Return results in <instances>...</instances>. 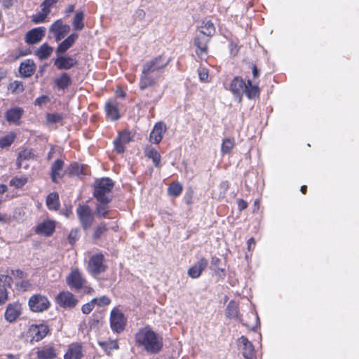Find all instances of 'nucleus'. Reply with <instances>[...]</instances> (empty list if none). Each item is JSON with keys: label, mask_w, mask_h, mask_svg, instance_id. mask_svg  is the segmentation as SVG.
Here are the masks:
<instances>
[{"label": "nucleus", "mask_w": 359, "mask_h": 359, "mask_svg": "<svg viewBox=\"0 0 359 359\" xmlns=\"http://www.w3.org/2000/svg\"><path fill=\"white\" fill-rule=\"evenodd\" d=\"M240 343L243 346V355L245 359H256L254 346L247 337L242 336L239 339Z\"/></svg>", "instance_id": "28"}, {"label": "nucleus", "mask_w": 359, "mask_h": 359, "mask_svg": "<svg viewBox=\"0 0 359 359\" xmlns=\"http://www.w3.org/2000/svg\"><path fill=\"white\" fill-rule=\"evenodd\" d=\"M108 268L104 255L97 252L92 255L87 264L86 270L93 277L104 273Z\"/></svg>", "instance_id": "4"}, {"label": "nucleus", "mask_w": 359, "mask_h": 359, "mask_svg": "<svg viewBox=\"0 0 359 359\" xmlns=\"http://www.w3.org/2000/svg\"><path fill=\"white\" fill-rule=\"evenodd\" d=\"M83 13L82 11L77 12L72 21V25L75 30H81L84 27Z\"/></svg>", "instance_id": "40"}, {"label": "nucleus", "mask_w": 359, "mask_h": 359, "mask_svg": "<svg viewBox=\"0 0 359 359\" xmlns=\"http://www.w3.org/2000/svg\"><path fill=\"white\" fill-rule=\"evenodd\" d=\"M50 333V328L48 325L41 323L39 325L32 324L29 326L27 330L23 334L30 342H38L44 339Z\"/></svg>", "instance_id": "6"}, {"label": "nucleus", "mask_w": 359, "mask_h": 359, "mask_svg": "<svg viewBox=\"0 0 359 359\" xmlns=\"http://www.w3.org/2000/svg\"><path fill=\"white\" fill-rule=\"evenodd\" d=\"M208 266V260L202 257L194 265L191 266L187 271L188 275L192 278L200 277L203 271Z\"/></svg>", "instance_id": "25"}, {"label": "nucleus", "mask_w": 359, "mask_h": 359, "mask_svg": "<svg viewBox=\"0 0 359 359\" xmlns=\"http://www.w3.org/2000/svg\"><path fill=\"white\" fill-rule=\"evenodd\" d=\"M196 53L201 60L205 59L208 55V46H197Z\"/></svg>", "instance_id": "51"}, {"label": "nucleus", "mask_w": 359, "mask_h": 359, "mask_svg": "<svg viewBox=\"0 0 359 359\" xmlns=\"http://www.w3.org/2000/svg\"><path fill=\"white\" fill-rule=\"evenodd\" d=\"M199 79L202 82H209V72L208 69L205 67H200L198 69Z\"/></svg>", "instance_id": "49"}, {"label": "nucleus", "mask_w": 359, "mask_h": 359, "mask_svg": "<svg viewBox=\"0 0 359 359\" xmlns=\"http://www.w3.org/2000/svg\"><path fill=\"white\" fill-rule=\"evenodd\" d=\"M151 70L142 67L141 74L140 76L139 88L141 90H146L151 88V95H153L156 93V87L158 85V80L159 76H154L152 74Z\"/></svg>", "instance_id": "7"}, {"label": "nucleus", "mask_w": 359, "mask_h": 359, "mask_svg": "<svg viewBox=\"0 0 359 359\" xmlns=\"http://www.w3.org/2000/svg\"><path fill=\"white\" fill-rule=\"evenodd\" d=\"M16 139V134L14 132H10L0 138V148L6 149L11 146Z\"/></svg>", "instance_id": "34"}, {"label": "nucleus", "mask_w": 359, "mask_h": 359, "mask_svg": "<svg viewBox=\"0 0 359 359\" xmlns=\"http://www.w3.org/2000/svg\"><path fill=\"white\" fill-rule=\"evenodd\" d=\"M237 204L239 211H243L245 210L248 206V202L242 198L237 200Z\"/></svg>", "instance_id": "56"}, {"label": "nucleus", "mask_w": 359, "mask_h": 359, "mask_svg": "<svg viewBox=\"0 0 359 359\" xmlns=\"http://www.w3.org/2000/svg\"><path fill=\"white\" fill-rule=\"evenodd\" d=\"M24 109L20 107H15L8 109L5 114L6 120L9 123H13L16 126H20L21 123L20 119L24 114Z\"/></svg>", "instance_id": "20"}, {"label": "nucleus", "mask_w": 359, "mask_h": 359, "mask_svg": "<svg viewBox=\"0 0 359 359\" xmlns=\"http://www.w3.org/2000/svg\"><path fill=\"white\" fill-rule=\"evenodd\" d=\"M239 314L238 304L234 301H230L226 309V316L230 318H237Z\"/></svg>", "instance_id": "36"}, {"label": "nucleus", "mask_w": 359, "mask_h": 359, "mask_svg": "<svg viewBox=\"0 0 359 359\" xmlns=\"http://www.w3.org/2000/svg\"><path fill=\"white\" fill-rule=\"evenodd\" d=\"M48 100V97L46 95H41L37 97L34 101V104L41 106L43 103Z\"/></svg>", "instance_id": "57"}, {"label": "nucleus", "mask_w": 359, "mask_h": 359, "mask_svg": "<svg viewBox=\"0 0 359 359\" xmlns=\"http://www.w3.org/2000/svg\"><path fill=\"white\" fill-rule=\"evenodd\" d=\"M58 0H45L43 3L41 5V7L44 8L50 9V8L56 2H57Z\"/></svg>", "instance_id": "58"}, {"label": "nucleus", "mask_w": 359, "mask_h": 359, "mask_svg": "<svg viewBox=\"0 0 359 359\" xmlns=\"http://www.w3.org/2000/svg\"><path fill=\"white\" fill-rule=\"evenodd\" d=\"M70 46H57V53H65Z\"/></svg>", "instance_id": "63"}, {"label": "nucleus", "mask_w": 359, "mask_h": 359, "mask_svg": "<svg viewBox=\"0 0 359 359\" xmlns=\"http://www.w3.org/2000/svg\"><path fill=\"white\" fill-rule=\"evenodd\" d=\"M247 244H248V248L249 250H251V247L252 245H255V240L254 238H250L247 241Z\"/></svg>", "instance_id": "62"}, {"label": "nucleus", "mask_w": 359, "mask_h": 359, "mask_svg": "<svg viewBox=\"0 0 359 359\" xmlns=\"http://www.w3.org/2000/svg\"><path fill=\"white\" fill-rule=\"evenodd\" d=\"M220 263H221V259L219 257H215V256L212 257V258H211V265L213 267L214 270H215V271L216 270L217 271L220 270V269L219 268V265ZM221 271H223L224 269H221Z\"/></svg>", "instance_id": "55"}, {"label": "nucleus", "mask_w": 359, "mask_h": 359, "mask_svg": "<svg viewBox=\"0 0 359 359\" xmlns=\"http://www.w3.org/2000/svg\"><path fill=\"white\" fill-rule=\"evenodd\" d=\"M260 91L258 85L252 84V81L250 79L247 81L243 93H245L248 99L258 98L260 95Z\"/></svg>", "instance_id": "31"}, {"label": "nucleus", "mask_w": 359, "mask_h": 359, "mask_svg": "<svg viewBox=\"0 0 359 359\" xmlns=\"http://www.w3.org/2000/svg\"><path fill=\"white\" fill-rule=\"evenodd\" d=\"M56 222L51 219H46L38 224L34 228V233L45 237H50L55 233Z\"/></svg>", "instance_id": "15"}, {"label": "nucleus", "mask_w": 359, "mask_h": 359, "mask_svg": "<svg viewBox=\"0 0 359 359\" xmlns=\"http://www.w3.org/2000/svg\"><path fill=\"white\" fill-rule=\"evenodd\" d=\"M183 191V187L179 182H172L168 188V194L172 197L179 196Z\"/></svg>", "instance_id": "38"}, {"label": "nucleus", "mask_w": 359, "mask_h": 359, "mask_svg": "<svg viewBox=\"0 0 359 359\" xmlns=\"http://www.w3.org/2000/svg\"><path fill=\"white\" fill-rule=\"evenodd\" d=\"M78 38V34L73 33L70 34L65 40L59 45H72Z\"/></svg>", "instance_id": "54"}, {"label": "nucleus", "mask_w": 359, "mask_h": 359, "mask_svg": "<svg viewBox=\"0 0 359 359\" xmlns=\"http://www.w3.org/2000/svg\"><path fill=\"white\" fill-rule=\"evenodd\" d=\"M46 29L43 27L32 29L25 36V41L28 44H34L41 41L45 36Z\"/></svg>", "instance_id": "24"}, {"label": "nucleus", "mask_w": 359, "mask_h": 359, "mask_svg": "<svg viewBox=\"0 0 359 359\" xmlns=\"http://www.w3.org/2000/svg\"><path fill=\"white\" fill-rule=\"evenodd\" d=\"M170 61L171 57L163 53L146 62L142 67L151 70L152 72H160L165 69Z\"/></svg>", "instance_id": "11"}, {"label": "nucleus", "mask_w": 359, "mask_h": 359, "mask_svg": "<svg viewBox=\"0 0 359 359\" xmlns=\"http://www.w3.org/2000/svg\"><path fill=\"white\" fill-rule=\"evenodd\" d=\"M104 111L107 119L114 121L121 117L119 103L116 100H109L104 104Z\"/></svg>", "instance_id": "17"}, {"label": "nucleus", "mask_w": 359, "mask_h": 359, "mask_svg": "<svg viewBox=\"0 0 359 359\" xmlns=\"http://www.w3.org/2000/svg\"><path fill=\"white\" fill-rule=\"evenodd\" d=\"M7 288L4 286H0V305L4 304L8 300Z\"/></svg>", "instance_id": "53"}, {"label": "nucleus", "mask_w": 359, "mask_h": 359, "mask_svg": "<svg viewBox=\"0 0 359 359\" xmlns=\"http://www.w3.org/2000/svg\"><path fill=\"white\" fill-rule=\"evenodd\" d=\"M66 283L68 286L76 291L83 290L86 294L94 293V289L88 285V280L79 268L71 270L66 277Z\"/></svg>", "instance_id": "2"}, {"label": "nucleus", "mask_w": 359, "mask_h": 359, "mask_svg": "<svg viewBox=\"0 0 359 359\" xmlns=\"http://www.w3.org/2000/svg\"><path fill=\"white\" fill-rule=\"evenodd\" d=\"M70 27L63 23L62 20H56L50 27L48 36L54 39L56 42L63 39L69 32Z\"/></svg>", "instance_id": "12"}, {"label": "nucleus", "mask_w": 359, "mask_h": 359, "mask_svg": "<svg viewBox=\"0 0 359 359\" xmlns=\"http://www.w3.org/2000/svg\"><path fill=\"white\" fill-rule=\"evenodd\" d=\"M36 70V65L31 60H27L20 65L19 71L22 77L27 78L32 76Z\"/></svg>", "instance_id": "30"}, {"label": "nucleus", "mask_w": 359, "mask_h": 359, "mask_svg": "<svg viewBox=\"0 0 359 359\" xmlns=\"http://www.w3.org/2000/svg\"><path fill=\"white\" fill-rule=\"evenodd\" d=\"M53 53V48L51 46H40L36 51V55L40 60L48 58Z\"/></svg>", "instance_id": "41"}, {"label": "nucleus", "mask_w": 359, "mask_h": 359, "mask_svg": "<svg viewBox=\"0 0 359 359\" xmlns=\"http://www.w3.org/2000/svg\"><path fill=\"white\" fill-rule=\"evenodd\" d=\"M109 203L104 202H98V204L95 208V213L98 217L100 218H109L108 216L109 209Z\"/></svg>", "instance_id": "35"}, {"label": "nucleus", "mask_w": 359, "mask_h": 359, "mask_svg": "<svg viewBox=\"0 0 359 359\" xmlns=\"http://www.w3.org/2000/svg\"><path fill=\"white\" fill-rule=\"evenodd\" d=\"M8 89L13 93H22L24 91L23 83L20 81H15L9 83Z\"/></svg>", "instance_id": "47"}, {"label": "nucleus", "mask_w": 359, "mask_h": 359, "mask_svg": "<svg viewBox=\"0 0 359 359\" xmlns=\"http://www.w3.org/2000/svg\"><path fill=\"white\" fill-rule=\"evenodd\" d=\"M64 166L65 162L62 159L55 160L51 165L50 175L53 182L57 183V179L64 177V174L62 173Z\"/></svg>", "instance_id": "26"}, {"label": "nucleus", "mask_w": 359, "mask_h": 359, "mask_svg": "<svg viewBox=\"0 0 359 359\" xmlns=\"http://www.w3.org/2000/svg\"><path fill=\"white\" fill-rule=\"evenodd\" d=\"M46 118L48 123L53 124L62 122L64 116L62 114L60 113H48Z\"/></svg>", "instance_id": "45"}, {"label": "nucleus", "mask_w": 359, "mask_h": 359, "mask_svg": "<svg viewBox=\"0 0 359 359\" xmlns=\"http://www.w3.org/2000/svg\"><path fill=\"white\" fill-rule=\"evenodd\" d=\"M34 158V154L33 153V150L29 149H23L22 150H21L19 154H18V161L20 162L22 160H25V161H27V160H30V159H32ZM18 167L20 168V163H19V165Z\"/></svg>", "instance_id": "43"}, {"label": "nucleus", "mask_w": 359, "mask_h": 359, "mask_svg": "<svg viewBox=\"0 0 359 359\" xmlns=\"http://www.w3.org/2000/svg\"><path fill=\"white\" fill-rule=\"evenodd\" d=\"M236 145L235 140L233 137L224 138L221 145L222 154H230Z\"/></svg>", "instance_id": "37"}, {"label": "nucleus", "mask_w": 359, "mask_h": 359, "mask_svg": "<svg viewBox=\"0 0 359 359\" xmlns=\"http://www.w3.org/2000/svg\"><path fill=\"white\" fill-rule=\"evenodd\" d=\"M54 83L59 90H65L72 85V81L67 72H63L55 79Z\"/></svg>", "instance_id": "33"}, {"label": "nucleus", "mask_w": 359, "mask_h": 359, "mask_svg": "<svg viewBox=\"0 0 359 359\" xmlns=\"http://www.w3.org/2000/svg\"><path fill=\"white\" fill-rule=\"evenodd\" d=\"M13 274L20 278H22L24 277L25 273L22 271L18 269L15 271H13Z\"/></svg>", "instance_id": "64"}, {"label": "nucleus", "mask_w": 359, "mask_h": 359, "mask_svg": "<svg viewBox=\"0 0 359 359\" xmlns=\"http://www.w3.org/2000/svg\"><path fill=\"white\" fill-rule=\"evenodd\" d=\"M116 95L119 97L124 98L126 96V93L122 89L118 88L116 90Z\"/></svg>", "instance_id": "61"}, {"label": "nucleus", "mask_w": 359, "mask_h": 359, "mask_svg": "<svg viewBox=\"0 0 359 359\" xmlns=\"http://www.w3.org/2000/svg\"><path fill=\"white\" fill-rule=\"evenodd\" d=\"M27 182L28 178L27 177H14L11 180L9 184L16 189H21L27 183Z\"/></svg>", "instance_id": "42"}, {"label": "nucleus", "mask_w": 359, "mask_h": 359, "mask_svg": "<svg viewBox=\"0 0 359 359\" xmlns=\"http://www.w3.org/2000/svg\"><path fill=\"white\" fill-rule=\"evenodd\" d=\"M90 168L85 164H81L78 162H72L67 168V174L69 177L76 176L82 177L86 175H90Z\"/></svg>", "instance_id": "18"}, {"label": "nucleus", "mask_w": 359, "mask_h": 359, "mask_svg": "<svg viewBox=\"0 0 359 359\" xmlns=\"http://www.w3.org/2000/svg\"><path fill=\"white\" fill-rule=\"evenodd\" d=\"M56 302L62 308L72 309L76 306L78 299L71 292L62 291L57 294Z\"/></svg>", "instance_id": "14"}, {"label": "nucleus", "mask_w": 359, "mask_h": 359, "mask_svg": "<svg viewBox=\"0 0 359 359\" xmlns=\"http://www.w3.org/2000/svg\"><path fill=\"white\" fill-rule=\"evenodd\" d=\"M167 127L163 122L156 123L149 135V141L153 144H159L163 137V134L166 132Z\"/></svg>", "instance_id": "19"}, {"label": "nucleus", "mask_w": 359, "mask_h": 359, "mask_svg": "<svg viewBox=\"0 0 359 359\" xmlns=\"http://www.w3.org/2000/svg\"><path fill=\"white\" fill-rule=\"evenodd\" d=\"M8 191L6 185L0 184V205L3 202V195Z\"/></svg>", "instance_id": "59"}, {"label": "nucleus", "mask_w": 359, "mask_h": 359, "mask_svg": "<svg viewBox=\"0 0 359 359\" xmlns=\"http://www.w3.org/2000/svg\"><path fill=\"white\" fill-rule=\"evenodd\" d=\"M36 354L37 359H55L57 357V351L53 345L46 344L38 348Z\"/></svg>", "instance_id": "23"}, {"label": "nucleus", "mask_w": 359, "mask_h": 359, "mask_svg": "<svg viewBox=\"0 0 359 359\" xmlns=\"http://www.w3.org/2000/svg\"><path fill=\"white\" fill-rule=\"evenodd\" d=\"M76 215L83 230L89 229L94 222V215L88 205H79L76 208Z\"/></svg>", "instance_id": "9"}, {"label": "nucleus", "mask_w": 359, "mask_h": 359, "mask_svg": "<svg viewBox=\"0 0 359 359\" xmlns=\"http://www.w3.org/2000/svg\"><path fill=\"white\" fill-rule=\"evenodd\" d=\"M77 64L78 61L75 57L67 55L57 57L54 62V65L60 70L69 69Z\"/></svg>", "instance_id": "22"}, {"label": "nucleus", "mask_w": 359, "mask_h": 359, "mask_svg": "<svg viewBox=\"0 0 359 359\" xmlns=\"http://www.w3.org/2000/svg\"><path fill=\"white\" fill-rule=\"evenodd\" d=\"M0 283H3L1 286L5 287H11L13 283V278L8 275L1 274L0 275Z\"/></svg>", "instance_id": "50"}, {"label": "nucleus", "mask_w": 359, "mask_h": 359, "mask_svg": "<svg viewBox=\"0 0 359 359\" xmlns=\"http://www.w3.org/2000/svg\"><path fill=\"white\" fill-rule=\"evenodd\" d=\"M198 30V33L195 38L194 45H206L209 42L210 37L215 33L214 24L206 19L200 22Z\"/></svg>", "instance_id": "5"}, {"label": "nucleus", "mask_w": 359, "mask_h": 359, "mask_svg": "<svg viewBox=\"0 0 359 359\" xmlns=\"http://www.w3.org/2000/svg\"><path fill=\"white\" fill-rule=\"evenodd\" d=\"M108 228L106 223L101 222L93 230L92 238L95 241L100 240L102 236L107 231Z\"/></svg>", "instance_id": "39"}, {"label": "nucleus", "mask_w": 359, "mask_h": 359, "mask_svg": "<svg viewBox=\"0 0 359 359\" xmlns=\"http://www.w3.org/2000/svg\"><path fill=\"white\" fill-rule=\"evenodd\" d=\"M46 204L49 210L57 211L60 207V197L57 192L50 193L46 200Z\"/></svg>", "instance_id": "32"}, {"label": "nucleus", "mask_w": 359, "mask_h": 359, "mask_svg": "<svg viewBox=\"0 0 359 359\" xmlns=\"http://www.w3.org/2000/svg\"><path fill=\"white\" fill-rule=\"evenodd\" d=\"M83 346L80 342L70 344L64 355V359H81L83 357Z\"/></svg>", "instance_id": "21"}, {"label": "nucleus", "mask_w": 359, "mask_h": 359, "mask_svg": "<svg viewBox=\"0 0 359 359\" xmlns=\"http://www.w3.org/2000/svg\"><path fill=\"white\" fill-rule=\"evenodd\" d=\"M114 184L109 177L97 180L94 184L93 195L97 202L110 203L112 201L111 194Z\"/></svg>", "instance_id": "3"}, {"label": "nucleus", "mask_w": 359, "mask_h": 359, "mask_svg": "<svg viewBox=\"0 0 359 359\" xmlns=\"http://www.w3.org/2000/svg\"><path fill=\"white\" fill-rule=\"evenodd\" d=\"M28 305L32 311L41 313L50 307V302L47 297L41 294H35L29 299Z\"/></svg>", "instance_id": "10"}, {"label": "nucleus", "mask_w": 359, "mask_h": 359, "mask_svg": "<svg viewBox=\"0 0 359 359\" xmlns=\"http://www.w3.org/2000/svg\"><path fill=\"white\" fill-rule=\"evenodd\" d=\"M133 140V137L129 130H125L118 133L114 140V149L118 154H123L125 151V145Z\"/></svg>", "instance_id": "13"}, {"label": "nucleus", "mask_w": 359, "mask_h": 359, "mask_svg": "<svg viewBox=\"0 0 359 359\" xmlns=\"http://www.w3.org/2000/svg\"><path fill=\"white\" fill-rule=\"evenodd\" d=\"M144 154L147 158L152 160L153 164L156 168L161 167V156L154 147L151 145L146 146L144 149Z\"/></svg>", "instance_id": "29"}, {"label": "nucleus", "mask_w": 359, "mask_h": 359, "mask_svg": "<svg viewBox=\"0 0 359 359\" xmlns=\"http://www.w3.org/2000/svg\"><path fill=\"white\" fill-rule=\"evenodd\" d=\"M109 323L111 330L116 334H120L126 328L127 318L120 309L114 308L110 313Z\"/></svg>", "instance_id": "8"}, {"label": "nucleus", "mask_w": 359, "mask_h": 359, "mask_svg": "<svg viewBox=\"0 0 359 359\" xmlns=\"http://www.w3.org/2000/svg\"><path fill=\"white\" fill-rule=\"evenodd\" d=\"M22 308L19 302H13L8 304L5 313L4 318L8 323L15 322L22 315Z\"/></svg>", "instance_id": "16"}, {"label": "nucleus", "mask_w": 359, "mask_h": 359, "mask_svg": "<svg viewBox=\"0 0 359 359\" xmlns=\"http://www.w3.org/2000/svg\"><path fill=\"white\" fill-rule=\"evenodd\" d=\"M246 82L241 76H236L231 81L229 90L236 96L241 98L245 90Z\"/></svg>", "instance_id": "27"}, {"label": "nucleus", "mask_w": 359, "mask_h": 359, "mask_svg": "<svg viewBox=\"0 0 359 359\" xmlns=\"http://www.w3.org/2000/svg\"><path fill=\"white\" fill-rule=\"evenodd\" d=\"M135 344L147 353L157 354L163 348V337L154 332L149 325L140 328L134 336Z\"/></svg>", "instance_id": "1"}, {"label": "nucleus", "mask_w": 359, "mask_h": 359, "mask_svg": "<svg viewBox=\"0 0 359 359\" xmlns=\"http://www.w3.org/2000/svg\"><path fill=\"white\" fill-rule=\"evenodd\" d=\"M95 304L93 301H90L89 302L83 304L81 307V311L83 314H89L93 309L95 308Z\"/></svg>", "instance_id": "52"}, {"label": "nucleus", "mask_w": 359, "mask_h": 359, "mask_svg": "<svg viewBox=\"0 0 359 359\" xmlns=\"http://www.w3.org/2000/svg\"><path fill=\"white\" fill-rule=\"evenodd\" d=\"M50 11V9L44 8L42 7L41 11L39 12L33 16V21L36 23L44 22Z\"/></svg>", "instance_id": "46"}, {"label": "nucleus", "mask_w": 359, "mask_h": 359, "mask_svg": "<svg viewBox=\"0 0 359 359\" xmlns=\"http://www.w3.org/2000/svg\"><path fill=\"white\" fill-rule=\"evenodd\" d=\"M252 75L255 79H257L259 76V70L257 69V67L256 65L252 64Z\"/></svg>", "instance_id": "60"}, {"label": "nucleus", "mask_w": 359, "mask_h": 359, "mask_svg": "<svg viewBox=\"0 0 359 359\" xmlns=\"http://www.w3.org/2000/svg\"><path fill=\"white\" fill-rule=\"evenodd\" d=\"M93 301L95 305L98 306H107L111 303V299L107 296H102L98 298H93Z\"/></svg>", "instance_id": "48"}, {"label": "nucleus", "mask_w": 359, "mask_h": 359, "mask_svg": "<svg viewBox=\"0 0 359 359\" xmlns=\"http://www.w3.org/2000/svg\"><path fill=\"white\" fill-rule=\"evenodd\" d=\"M80 236H81V234H80V230L79 228L72 229L68 234V236H67L68 243L72 246L74 245L75 243L79 240Z\"/></svg>", "instance_id": "44"}]
</instances>
